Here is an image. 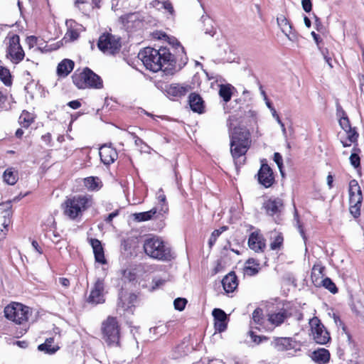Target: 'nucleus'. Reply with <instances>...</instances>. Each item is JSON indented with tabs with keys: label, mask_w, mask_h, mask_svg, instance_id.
I'll return each instance as SVG.
<instances>
[{
	"label": "nucleus",
	"mask_w": 364,
	"mask_h": 364,
	"mask_svg": "<svg viewBox=\"0 0 364 364\" xmlns=\"http://www.w3.org/2000/svg\"><path fill=\"white\" fill-rule=\"evenodd\" d=\"M164 282H165V279H162L160 278H154L153 279V283L154 284V288L159 287L160 286L163 285L164 284Z\"/></svg>",
	"instance_id": "774afa93"
},
{
	"label": "nucleus",
	"mask_w": 364,
	"mask_h": 364,
	"mask_svg": "<svg viewBox=\"0 0 364 364\" xmlns=\"http://www.w3.org/2000/svg\"><path fill=\"white\" fill-rule=\"evenodd\" d=\"M324 267L320 264H316L313 266L311 270V281L316 287L321 286V280L323 279Z\"/></svg>",
	"instance_id": "2f4dec72"
},
{
	"label": "nucleus",
	"mask_w": 364,
	"mask_h": 364,
	"mask_svg": "<svg viewBox=\"0 0 364 364\" xmlns=\"http://www.w3.org/2000/svg\"><path fill=\"white\" fill-rule=\"evenodd\" d=\"M144 249L147 255L154 259L168 261L173 258L170 247L158 237L146 240Z\"/></svg>",
	"instance_id": "39448f33"
},
{
	"label": "nucleus",
	"mask_w": 364,
	"mask_h": 364,
	"mask_svg": "<svg viewBox=\"0 0 364 364\" xmlns=\"http://www.w3.org/2000/svg\"><path fill=\"white\" fill-rule=\"evenodd\" d=\"M157 213H159L158 208L154 207L149 211L135 213L134 215L135 220L141 222L151 219Z\"/></svg>",
	"instance_id": "4c0bfd02"
},
{
	"label": "nucleus",
	"mask_w": 364,
	"mask_h": 364,
	"mask_svg": "<svg viewBox=\"0 0 364 364\" xmlns=\"http://www.w3.org/2000/svg\"><path fill=\"white\" fill-rule=\"evenodd\" d=\"M6 56L14 64H18L22 61L25 56V53L20 44V37L16 34L8 35L5 41Z\"/></svg>",
	"instance_id": "0eeeda50"
},
{
	"label": "nucleus",
	"mask_w": 364,
	"mask_h": 364,
	"mask_svg": "<svg viewBox=\"0 0 364 364\" xmlns=\"http://www.w3.org/2000/svg\"><path fill=\"white\" fill-rule=\"evenodd\" d=\"M65 24L68 27V31L66 32L65 36L71 41L77 39L80 33V28L81 26L78 25L74 20H67Z\"/></svg>",
	"instance_id": "cd10ccee"
},
{
	"label": "nucleus",
	"mask_w": 364,
	"mask_h": 364,
	"mask_svg": "<svg viewBox=\"0 0 364 364\" xmlns=\"http://www.w3.org/2000/svg\"><path fill=\"white\" fill-rule=\"evenodd\" d=\"M53 338H47L43 343L38 346V349L47 354H53L59 349V346L58 345H53Z\"/></svg>",
	"instance_id": "72a5a7b5"
},
{
	"label": "nucleus",
	"mask_w": 364,
	"mask_h": 364,
	"mask_svg": "<svg viewBox=\"0 0 364 364\" xmlns=\"http://www.w3.org/2000/svg\"><path fill=\"white\" fill-rule=\"evenodd\" d=\"M105 283L102 279L98 278L91 289L87 302L92 304H102L105 302Z\"/></svg>",
	"instance_id": "f8f14e48"
},
{
	"label": "nucleus",
	"mask_w": 364,
	"mask_h": 364,
	"mask_svg": "<svg viewBox=\"0 0 364 364\" xmlns=\"http://www.w3.org/2000/svg\"><path fill=\"white\" fill-rule=\"evenodd\" d=\"M260 270L259 263L253 258L248 259L244 267V273L248 276H254Z\"/></svg>",
	"instance_id": "7c9ffc66"
},
{
	"label": "nucleus",
	"mask_w": 364,
	"mask_h": 364,
	"mask_svg": "<svg viewBox=\"0 0 364 364\" xmlns=\"http://www.w3.org/2000/svg\"><path fill=\"white\" fill-rule=\"evenodd\" d=\"M270 249L272 250H280L283 245L284 237L281 232L272 231L270 233Z\"/></svg>",
	"instance_id": "473e14b6"
},
{
	"label": "nucleus",
	"mask_w": 364,
	"mask_h": 364,
	"mask_svg": "<svg viewBox=\"0 0 364 364\" xmlns=\"http://www.w3.org/2000/svg\"><path fill=\"white\" fill-rule=\"evenodd\" d=\"M84 185L90 191H98L102 186V182L97 177H87L84 179Z\"/></svg>",
	"instance_id": "e433bc0d"
},
{
	"label": "nucleus",
	"mask_w": 364,
	"mask_h": 364,
	"mask_svg": "<svg viewBox=\"0 0 364 364\" xmlns=\"http://www.w3.org/2000/svg\"><path fill=\"white\" fill-rule=\"evenodd\" d=\"M122 23L127 28L138 27L141 24L139 18V14L136 13L128 14L120 18Z\"/></svg>",
	"instance_id": "393cba45"
},
{
	"label": "nucleus",
	"mask_w": 364,
	"mask_h": 364,
	"mask_svg": "<svg viewBox=\"0 0 364 364\" xmlns=\"http://www.w3.org/2000/svg\"><path fill=\"white\" fill-rule=\"evenodd\" d=\"M274 161L277 164L280 171L282 172V156L279 153H274Z\"/></svg>",
	"instance_id": "6e6d98bb"
},
{
	"label": "nucleus",
	"mask_w": 364,
	"mask_h": 364,
	"mask_svg": "<svg viewBox=\"0 0 364 364\" xmlns=\"http://www.w3.org/2000/svg\"><path fill=\"white\" fill-rule=\"evenodd\" d=\"M339 124L344 131L351 128L350 121L348 117L339 119Z\"/></svg>",
	"instance_id": "3c124183"
},
{
	"label": "nucleus",
	"mask_w": 364,
	"mask_h": 364,
	"mask_svg": "<svg viewBox=\"0 0 364 364\" xmlns=\"http://www.w3.org/2000/svg\"><path fill=\"white\" fill-rule=\"evenodd\" d=\"M68 106L73 109H77L81 106V103L78 100H73L68 102Z\"/></svg>",
	"instance_id": "69168bd1"
},
{
	"label": "nucleus",
	"mask_w": 364,
	"mask_h": 364,
	"mask_svg": "<svg viewBox=\"0 0 364 364\" xmlns=\"http://www.w3.org/2000/svg\"><path fill=\"white\" fill-rule=\"evenodd\" d=\"M33 248L40 255L43 253L42 248L39 246L38 243L36 240H33L31 242Z\"/></svg>",
	"instance_id": "338daca9"
},
{
	"label": "nucleus",
	"mask_w": 364,
	"mask_h": 364,
	"mask_svg": "<svg viewBox=\"0 0 364 364\" xmlns=\"http://www.w3.org/2000/svg\"><path fill=\"white\" fill-rule=\"evenodd\" d=\"M201 23L203 24V31L205 34L213 36L215 33V28L213 25V20L208 15H203L200 18Z\"/></svg>",
	"instance_id": "c9c22d12"
},
{
	"label": "nucleus",
	"mask_w": 364,
	"mask_h": 364,
	"mask_svg": "<svg viewBox=\"0 0 364 364\" xmlns=\"http://www.w3.org/2000/svg\"><path fill=\"white\" fill-rule=\"evenodd\" d=\"M164 4H165V0H153L150 5L157 10H162Z\"/></svg>",
	"instance_id": "603ef678"
},
{
	"label": "nucleus",
	"mask_w": 364,
	"mask_h": 364,
	"mask_svg": "<svg viewBox=\"0 0 364 364\" xmlns=\"http://www.w3.org/2000/svg\"><path fill=\"white\" fill-rule=\"evenodd\" d=\"M262 310L256 309L252 313V319L256 324H260L262 319Z\"/></svg>",
	"instance_id": "09e8293b"
},
{
	"label": "nucleus",
	"mask_w": 364,
	"mask_h": 364,
	"mask_svg": "<svg viewBox=\"0 0 364 364\" xmlns=\"http://www.w3.org/2000/svg\"><path fill=\"white\" fill-rule=\"evenodd\" d=\"M74 62L69 59H64L57 67V73L60 77H65L73 70Z\"/></svg>",
	"instance_id": "c756f323"
},
{
	"label": "nucleus",
	"mask_w": 364,
	"mask_h": 364,
	"mask_svg": "<svg viewBox=\"0 0 364 364\" xmlns=\"http://www.w3.org/2000/svg\"><path fill=\"white\" fill-rule=\"evenodd\" d=\"M191 90V86L188 85H181L173 83L166 87L168 95L181 97L186 95Z\"/></svg>",
	"instance_id": "412c9836"
},
{
	"label": "nucleus",
	"mask_w": 364,
	"mask_h": 364,
	"mask_svg": "<svg viewBox=\"0 0 364 364\" xmlns=\"http://www.w3.org/2000/svg\"><path fill=\"white\" fill-rule=\"evenodd\" d=\"M230 152L235 166H240L245 161V154L251 145L250 134L245 128L235 127L230 134Z\"/></svg>",
	"instance_id": "f03ea898"
},
{
	"label": "nucleus",
	"mask_w": 364,
	"mask_h": 364,
	"mask_svg": "<svg viewBox=\"0 0 364 364\" xmlns=\"http://www.w3.org/2000/svg\"><path fill=\"white\" fill-rule=\"evenodd\" d=\"M336 115L339 119L348 117L346 112L343 109L339 104L336 105Z\"/></svg>",
	"instance_id": "13d9d810"
},
{
	"label": "nucleus",
	"mask_w": 364,
	"mask_h": 364,
	"mask_svg": "<svg viewBox=\"0 0 364 364\" xmlns=\"http://www.w3.org/2000/svg\"><path fill=\"white\" fill-rule=\"evenodd\" d=\"M311 358L318 364H326L330 360V353L327 349L318 348L312 353Z\"/></svg>",
	"instance_id": "bb28decb"
},
{
	"label": "nucleus",
	"mask_w": 364,
	"mask_h": 364,
	"mask_svg": "<svg viewBox=\"0 0 364 364\" xmlns=\"http://www.w3.org/2000/svg\"><path fill=\"white\" fill-rule=\"evenodd\" d=\"M156 199L159 202L158 206L156 207L159 210V214L166 213L168 210V208L166 203V197L162 188H160L156 193Z\"/></svg>",
	"instance_id": "f704fd0d"
},
{
	"label": "nucleus",
	"mask_w": 364,
	"mask_h": 364,
	"mask_svg": "<svg viewBox=\"0 0 364 364\" xmlns=\"http://www.w3.org/2000/svg\"><path fill=\"white\" fill-rule=\"evenodd\" d=\"M262 207L267 215L272 216L282 211L284 203L281 198H269L264 202Z\"/></svg>",
	"instance_id": "4468645a"
},
{
	"label": "nucleus",
	"mask_w": 364,
	"mask_h": 364,
	"mask_svg": "<svg viewBox=\"0 0 364 364\" xmlns=\"http://www.w3.org/2000/svg\"><path fill=\"white\" fill-rule=\"evenodd\" d=\"M0 80L6 86L12 84L11 75L9 69L0 66Z\"/></svg>",
	"instance_id": "37998d69"
},
{
	"label": "nucleus",
	"mask_w": 364,
	"mask_h": 364,
	"mask_svg": "<svg viewBox=\"0 0 364 364\" xmlns=\"http://www.w3.org/2000/svg\"><path fill=\"white\" fill-rule=\"evenodd\" d=\"M272 346L278 351H284L294 348L293 341L291 338H275L272 342Z\"/></svg>",
	"instance_id": "5701e85b"
},
{
	"label": "nucleus",
	"mask_w": 364,
	"mask_h": 364,
	"mask_svg": "<svg viewBox=\"0 0 364 364\" xmlns=\"http://www.w3.org/2000/svg\"><path fill=\"white\" fill-rule=\"evenodd\" d=\"M213 316L214 318V326L215 331L223 332L227 328V315L220 309H214L213 311Z\"/></svg>",
	"instance_id": "f3484780"
},
{
	"label": "nucleus",
	"mask_w": 364,
	"mask_h": 364,
	"mask_svg": "<svg viewBox=\"0 0 364 364\" xmlns=\"http://www.w3.org/2000/svg\"><path fill=\"white\" fill-rule=\"evenodd\" d=\"M26 42L29 48H33L37 43V38L33 36H28L26 38Z\"/></svg>",
	"instance_id": "052dcab7"
},
{
	"label": "nucleus",
	"mask_w": 364,
	"mask_h": 364,
	"mask_svg": "<svg viewBox=\"0 0 364 364\" xmlns=\"http://www.w3.org/2000/svg\"><path fill=\"white\" fill-rule=\"evenodd\" d=\"M159 38H164L168 41V43L172 45L173 48L176 49L178 54L184 53V48L181 45V43L178 41L177 39L174 38L168 37L166 33H161L160 36H158Z\"/></svg>",
	"instance_id": "a19ab883"
},
{
	"label": "nucleus",
	"mask_w": 364,
	"mask_h": 364,
	"mask_svg": "<svg viewBox=\"0 0 364 364\" xmlns=\"http://www.w3.org/2000/svg\"><path fill=\"white\" fill-rule=\"evenodd\" d=\"M99 154L102 162L105 165L112 164L118 157L116 149L107 145L102 146L100 149Z\"/></svg>",
	"instance_id": "dca6fc26"
},
{
	"label": "nucleus",
	"mask_w": 364,
	"mask_h": 364,
	"mask_svg": "<svg viewBox=\"0 0 364 364\" xmlns=\"http://www.w3.org/2000/svg\"><path fill=\"white\" fill-rule=\"evenodd\" d=\"M72 78L73 83L79 89H101L103 87L101 77L88 68H84L81 72H75Z\"/></svg>",
	"instance_id": "423d86ee"
},
{
	"label": "nucleus",
	"mask_w": 364,
	"mask_h": 364,
	"mask_svg": "<svg viewBox=\"0 0 364 364\" xmlns=\"http://www.w3.org/2000/svg\"><path fill=\"white\" fill-rule=\"evenodd\" d=\"M97 46L104 53L114 55L120 50V38L111 33H103L99 38Z\"/></svg>",
	"instance_id": "1a4fd4ad"
},
{
	"label": "nucleus",
	"mask_w": 364,
	"mask_h": 364,
	"mask_svg": "<svg viewBox=\"0 0 364 364\" xmlns=\"http://www.w3.org/2000/svg\"><path fill=\"white\" fill-rule=\"evenodd\" d=\"M301 6L303 9L307 13L310 12L312 9V3L311 0H302Z\"/></svg>",
	"instance_id": "864d4df0"
},
{
	"label": "nucleus",
	"mask_w": 364,
	"mask_h": 364,
	"mask_svg": "<svg viewBox=\"0 0 364 364\" xmlns=\"http://www.w3.org/2000/svg\"><path fill=\"white\" fill-rule=\"evenodd\" d=\"M163 9L167 11L171 14H172L173 12V8L172 6V4L168 0H165V4H164L163 5Z\"/></svg>",
	"instance_id": "680f3d73"
},
{
	"label": "nucleus",
	"mask_w": 364,
	"mask_h": 364,
	"mask_svg": "<svg viewBox=\"0 0 364 364\" xmlns=\"http://www.w3.org/2000/svg\"><path fill=\"white\" fill-rule=\"evenodd\" d=\"M345 132H346L347 139L348 141H350V143H355L357 141L358 138V134L355 131V128L351 127L347 130H345Z\"/></svg>",
	"instance_id": "a18cd8bd"
},
{
	"label": "nucleus",
	"mask_w": 364,
	"mask_h": 364,
	"mask_svg": "<svg viewBox=\"0 0 364 364\" xmlns=\"http://www.w3.org/2000/svg\"><path fill=\"white\" fill-rule=\"evenodd\" d=\"M350 204V212L354 218H357L360 214V206L361 203H349Z\"/></svg>",
	"instance_id": "49530a36"
},
{
	"label": "nucleus",
	"mask_w": 364,
	"mask_h": 364,
	"mask_svg": "<svg viewBox=\"0 0 364 364\" xmlns=\"http://www.w3.org/2000/svg\"><path fill=\"white\" fill-rule=\"evenodd\" d=\"M31 314L32 311L28 306L20 303H12L4 309L6 318L18 324L28 321Z\"/></svg>",
	"instance_id": "6e6552de"
},
{
	"label": "nucleus",
	"mask_w": 364,
	"mask_h": 364,
	"mask_svg": "<svg viewBox=\"0 0 364 364\" xmlns=\"http://www.w3.org/2000/svg\"><path fill=\"white\" fill-rule=\"evenodd\" d=\"M33 120L34 115L23 110L19 117L18 122L23 127L28 128L33 122Z\"/></svg>",
	"instance_id": "ea45409f"
},
{
	"label": "nucleus",
	"mask_w": 364,
	"mask_h": 364,
	"mask_svg": "<svg viewBox=\"0 0 364 364\" xmlns=\"http://www.w3.org/2000/svg\"><path fill=\"white\" fill-rule=\"evenodd\" d=\"M92 205V198L89 195H76L64 203V214L71 220L80 218L82 213Z\"/></svg>",
	"instance_id": "7ed1b4c3"
},
{
	"label": "nucleus",
	"mask_w": 364,
	"mask_h": 364,
	"mask_svg": "<svg viewBox=\"0 0 364 364\" xmlns=\"http://www.w3.org/2000/svg\"><path fill=\"white\" fill-rule=\"evenodd\" d=\"M136 301V296L134 294L122 291L119 293L118 306L127 311L134 306Z\"/></svg>",
	"instance_id": "aec40b11"
},
{
	"label": "nucleus",
	"mask_w": 364,
	"mask_h": 364,
	"mask_svg": "<svg viewBox=\"0 0 364 364\" xmlns=\"http://www.w3.org/2000/svg\"><path fill=\"white\" fill-rule=\"evenodd\" d=\"M139 58L146 68L154 73L167 70L174 61V55L166 47L159 49L146 47L139 53Z\"/></svg>",
	"instance_id": "f257e3e1"
},
{
	"label": "nucleus",
	"mask_w": 364,
	"mask_h": 364,
	"mask_svg": "<svg viewBox=\"0 0 364 364\" xmlns=\"http://www.w3.org/2000/svg\"><path fill=\"white\" fill-rule=\"evenodd\" d=\"M257 176L259 183L264 188H269L274 183L273 171L267 164H262Z\"/></svg>",
	"instance_id": "ddd939ff"
},
{
	"label": "nucleus",
	"mask_w": 364,
	"mask_h": 364,
	"mask_svg": "<svg viewBox=\"0 0 364 364\" xmlns=\"http://www.w3.org/2000/svg\"><path fill=\"white\" fill-rule=\"evenodd\" d=\"M221 231L219 230H214L211 235V237L209 240V245L210 246L213 245V244L215 242L217 237L220 235Z\"/></svg>",
	"instance_id": "bf43d9fd"
},
{
	"label": "nucleus",
	"mask_w": 364,
	"mask_h": 364,
	"mask_svg": "<svg viewBox=\"0 0 364 364\" xmlns=\"http://www.w3.org/2000/svg\"><path fill=\"white\" fill-rule=\"evenodd\" d=\"M232 86L230 84L221 85L219 90V95L225 102L230 100L232 97Z\"/></svg>",
	"instance_id": "79ce46f5"
},
{
	"label": "nucleus",
	"mask_w": 364,
	"mask_h": 364,
	"mask_svg": "<svg viewBox=\"0 0 364 364\" xmlns=\"http://www.w3.org/2000/svg\"><path fill=\"white\" fill-rule=\"evenodd\" d=\"M189 105L191 109L194 112L201 114L204 112V101L201 97L196 93H191L189 95Z\"/></svg>",
	"instance_id": "b1692460"
},
{
	"label": "nucleus",
	"mask_w": 364,
	"mask_h": 364,
	"mask_svg": "<svg viewBox=\"0 0 364 364\" xmlns=\"http://www.w3.org/2000/svg\"><path fill=\"white\" fill-rule=\"evenodd\" d=\"M248 246L255 252H263L266 247L265 240L258 232H253L249 236Z\"/></svg>",
	"instance_id": "2eb2a0df"
},
{
	"label": "nucleus",
	"mask_w": 364,
	"mask_h": 364,
	"mask_svg": "<svg viewBox=\"0 0 364 364\" xmlns=\"http://www.w3.org/2000/svg\"><path fill=\"white\" fill-rule=\"evenodd\" d=\"M290 316L291 314L287 310L282 309L279 312L269 314L268 315V321L274 326H279Z\"/></svg>",
	"instance_id": "4be33fe9"
},
{
	"label": "nucleus",
	"mask_w": 364,
	"mask_h": 364,
	"mask_svg": "<svg viewBox=\"0 0 364 364\" xmlns=\"http://www.w3.org/2000/svg\"><path fill=\"white\" fill-rule=\"evenodd\" d=\"M350 164L354 168H358L360 166V159L359 156L357 154H352L350 156Z\"/></svg>",
	"instance_id": "8fccbe9b"
},
{
	"label": "nucleus",
	"mask_w": 364,
	"mask_h": 364,
	"mask_svg": "<svg viewBox=\"0 0 364 364\" xmlns=\"http://www.w3.org/2000/svg\"><path fill=\"white\" fill-rule=\"evenodd\" d=\"M349 203H362L363 196L361 188L355 179L349 182Z\"/></svg>",
	"instance_id": "6ab92c4d"
},
{
	"label": "nucleus",
	"mask_w": 364,
	"mask_h": 364,
	"mask_svg": "<svg viewBox=\"0 0 364 364\" xmlns=\"http://www.w3.org/2000/svg\"><path fill=\"white\" fill-rule=\"evenodd\" d=\"M102 339L109 347L120 346V326L117 318L108 316L101 325Z\"/></svg>",
	"instance_id": "20e7f679"
},
{
	"label": "nucleus",
	"mask_w": 364,
	"mask_h": 364,
	"mask_svg": "<svg viewBox=\"0 0 364 364\" xmlns=\"http://www.w3.org/2000/svg\"><path fill=\"white\" fill-rule=\"evenodd\" d=\"M91 245L93 249L96 262L101 264H105L106 261L105 259L104 251L100 241L98 240L97 239H92Z\"/></svg>",
	"instance_id": "c85d7f7f"
},
{
	"label": "nucleus",
	"mask_w": 364,
	"mask_h": 364,
	"mask_svg": "<svg viewBox=\"0 0 364 364\" xmlns=\"http://www.w3.org/2000/svg\"><path fill=\"white\" fill-rule=\"evenodd\" d=\"M187 301L183 298H177L173 301L174 308L178 311H183L186 305Z\"/></svg>",
	"instance_id": "de8ad7c7"
},
{
	"label": "nucleus",
	"mask_w": 364,
	"mask_h": 364,
	"mask_svg": "<svg viewBox=\"0 0 364 364\" xmlns=\"http://www.w3.org/2000/svg\"><path fill=\"white\" fill-rule=\"evenodd\" d=\"M86 0H75V6L80 10L84 9V6L87 4Z\"/></svg>",
	"instance_id": "0e129e2a"
},
{
	"label": "nucleus",
	"mask_w": 364,
	"mask_h": 364,
	"mask_svg": "<svg viewBox=\"0 0 364 364\" xmlns=\"http://www.w3.org/2000/svg\"><path fill=\"white\" fill-rule=\"evenodd\" d=\"M3 178L7 184L14 185L18 180V173L13 168H9L4 171Z\"/></svg>",
	"instance_id": "58836bf2"
},
{
	"label": "nucleus",
	"mask_w": 364,
	"mask_h": 364,
	"mask_svg": "<svg viewBox=\"0 0 364 364\" xmlns=\"http://www.w3.org/2000/svg\"><path fill=\"white\" fill-rule=\"evenodd\" d=\"M277 24L281 28L282 33L288 38L289 41H295L296 35L292 32V26L284 15H279L277 18Z\"/></svg>",
	"instance_id": "a211bd4d"
},
{
	"label": "nucleus",
	"mask_w": 364,
	"mask_h": 364,
	"mask_svg": "<svg viewBox=\"0 0 364 364\" xmlns=\"http://www.w3.org/2000/svg\"><path fill=\"white\" fill-rule=\"evenodd\" d=\"M223 288L226 292H232L237 287V279L234 272L229 273L222 280Z\"/></svg>",
	"instance_id": "a878e982"
},
{
	"label": "nucleus",
	"mask_w": 364,
	"mask_h": 364,
	"mask_svg": "<svg viewBox=\"0 0 364 364\" xmlns=\"http://www.w3.org/2000/svg\"><path fill=\"white\" fill-rule=\"evenodd\" d=\"M309 325L312 338L316 343L324 345L330 341L331 337L328 332L317 317L310 319Z\"/></svg>",
	"instance_id": "9d476101"
},
{
	"label": "nucleus",
	"mask_w": 364,
	"mask_h": 364,
	"mask_svg": "<svg viewBox=\"0 0 364 364\" xmlns=\"http://www.w3.org/2000/svg\"><path fill=\"white\" fill-rule=\"evenodd\" d=\"M48 237L55 244H58L60 242V235L55 230L53 231Z\"/></svg>",
	"instance_id": "5fc2aeb1"
},
{
	"label": "nucleus",
	"mask_w": 364,
	"mask_h": 364,
	"mask_svg": "<svg viewBox=\"0 0 364 364\" xmlns=\"http://www.w3.org/2000/svg\"><path fill=\"white\" fill-rule=\"evenodd\" d=\"M9 202L0 203V240L5 237L11 222L12 210Z\"/></svg>",
	"instance_id": "9b49d317"
},
{
	"label": "nucleus",
	"mask_w": 364,
	"mask_h": 364,
	"mask_svg": "<svg viewBox=\"0 0 364 364\" xmlns=\"http://www.w3.org/2000/svg\"><path fill=\"white\" fill-rule=\"evenodd\" d=\"M250 335L251 336L252 341L257 344H259L263 339H266L265 337H261L259 336L255 335L253 331H250Z\"/></svg>",
	"instance_id": "4d7b16f0"
},
{
	"label": "nucleus",
	"mask_w": 364,
	"mask_h": 364,
	"mask_svg": "<svg viewBox=\"0 0 364 364\" xmlns=\"http://www.w3.org/2000/svg\"><path fill=\"white\" fill-rule=\"evenodd\" d=\"M321 286H323L325 289H328L332 294H336L338 292V289L336 284L328 277H326L321 280Z\"/></svg>",
	"instance_id": "c03bdc74"
},
{
	"label": "nucleus",
	"mask_w": 364,
	"mask_h": 364,
	"mask_svg": "<svg viewBox=\"0 0 364 364\" xmlns=\"http://www.w3.org/2000/svg\"><path fill=\"white\" fill-rule=\"evenodd\" d=\"M328 52L327 50H322V54L323 55L324 60L328 63L330 68H333V65L331 63V58L328 55Z\"/></svg>",
	"instance_id": "e2e57ef3"
}]
</instances>
